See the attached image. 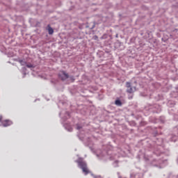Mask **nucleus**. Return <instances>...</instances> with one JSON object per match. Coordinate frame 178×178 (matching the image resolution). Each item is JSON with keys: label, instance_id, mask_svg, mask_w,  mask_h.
<instances>
[{"label": "nucleus", "instance_id": "f257e3e1", "mask_svg": "<svg viewBox=\"0 0 178 178\" xmlns=\"http://www.w3.org/2000/svg\"><path fill=\"white\" fill-rule=\"evenodd\" d=\"M75 162L78 163L79 168L82 170V172L84 173V175H88L90 173V170H88V168H87V163L83 161L81 158H79Z\"/></svg>", "mask_w": 178, "mask_h": 178}, {"label": "nucleus", "instance_id": "f03ea898", "mask_svg": "<svg viewBox=\"0 0 178 178\" xmlns=\"http://www.w3.org/2000/svg\"><path fill=\"white\" fill-rule=\"evenodd\" d=\"M69 74L65 71H60L58 73V79H60V80H62L63 81H65V80H67Z\"/></svg>", "mask_w": 178, "mask_h": 178}, {"label": "nucleus", "instance_id": "7ed1b4c3", "mask_svg": "<svg viewBox=\"0 0 178 178\" xmlns=\"http://www.w3.org/2000/svg\"><path fill=\"white\" fill-rule=\"evenodd\" d=\"M126 87L127 88V92H128V94H133L134 91H136V87H131V83H130V82L126 83Z\"/></svg>", "mask_w": 178, "mask_h": 178}, {"label": "nucleus", "instance_id": "20e7f679", "mask_svg": "<svg viewBox=\"0 0 178 178\" xmlns=\"http://www.w3.org/2000/svg\"><path fill=\"white\" fill-rule=\"evenodd\" d=\"M0 123H1L3 127H8V126H10L13 122L9 120H2V115H0Z\"/></svg>", "mask_w": 178, "mask_h": 178}, {"label": "nucleus", "instance_id": "39448f33", "mask_svg": "<svg viewBox=\"0 0 178 178\" xmlns=\"http://www.w3.org/2000/svg\"><path fill=\"white\" fill-rule=\"evenodd\" d=\"M174 133H175V137L172 136L171 138V141H174V143H175V142H176L177 140V137H178V126L174 128Z\"/></svg>", "mask_w": 178, "mask_h": 178}, {"label": "nucleus", "instance_id": "423d86ee", "mask_svg": "<svg viewBox=\"0 0 178 178\" xmlns=\"http://www.w3.org/2000/svg\"><path fill=\"white\" fill-rule=\"evenodd\" d=\"M47 30H48V33L50 35H51V34H54V29H52V27H51V25L47 26Z\"/></svg>", "mask_w": 178, "mask_h": 178}, {"label": "nucleus", "instance_id": "0eeeda50", "mask_svg": "<svg viewBox=\"0 0 178 178\" xmlns=\"http://www.w3.org/2000/svg\"><path fill=\"white\" fill-rule=\"evenodd\" d=\"M115 104L117 105V106H122V102L120 99L115 100Z\"/></svg>", "mask_w": 178, "mask_h": 178}, {"label": "nucleus", "instance_id": "6e6552de", "mask_svg": "<svg viewBox=\"0 0 178 178\" xmlns=\"http://www.w3.org/2000/svg\"><path fill=\"white\" fill-rule=\"evenodd\" d=\"M19 63L20 65H22V66H26V65H27V63L23 60H19Z\"/></svg>", "mask_w": 178, "mask_h": 178}, {"label": "nucleus", "instance_id": "1a4fd4ad", "mask_svg": "<svg viewBox=\"0 0 178 178\" xmlns=\"http://www.w3.org/2000/svg\"><path fill=\"white\" fill-rule=\"evenodd\" d=\"M144 159L146 162H147V161H151V157L147 156V155H145L144 156Z\"/></svg>", "mask_w": 178, "mask_h": 178}, {"label": "nucleus", "instance_id": "9d476101", "mask_svg": "<svg viewBox=\"0 0 178 178\" xmlns=\"http://www.w3.org/2000/svg\"><path fill=\"white\" fill-rule=\"evenodd\" d=\"M81 129H83V126L77 124H76V130H81Z\"/></svg>", "mask_w": 178, "mask_h": 178}, {"label": "nucleus", "instance_id": "9b49d317", "mask_svg": "<svg viewBox=\"0 0 178 178\" xmlns=\"http://www.w3.org/2000/svg\"><path fill=\"white\" fill-rule=\"evenodd\" d=\"M26 66L29 69H31V67H34V65L33 64H26Z\"/></svg>", "mask_w": 178, "mask_h": 178}, {"label": "nucleus", "instance_id": "f8f14e48", "mask_svg": "<svg viewBox=\"0 0 178 178\" xmlns=\"http://www.w3.org/2000/svg\"><path fill=\"white\" fill-rule=\"evenodd\" d=\"M154 154L155 155H156L157 156H159L161 155V152L160 151H156V152H154Z\"/></svg>", "mask_w": 178, "mask_h": 178}, {"label": "nucleus", "instance_id": "ddd939ff", "mask_svg": "<svg viewBox=\"0 0 178 178\" xmlns=\"http://www.w3.org/2000/svg\"><path fill=\"white\" fill-rule=\"evenodd\" d=\"M155 162H156V160H153L152 161V165H153V166H158V165L156 163H155Z\"/></svg>", "mask_w": 178, "mask_h": 178}, {"label": "nucleus", "instance_id": "4468645a", "mask_svg": "<svg viewBox=\"0 0 178 178\" xmlns=\"http://www.w3.org/2000/svg\"><path fill=\"white\" fill-rule=\"evenodd\" d=\"M67 131H73V128L69 127L68 129H67Z\"/></svg>", "mask_w": 178, "mask_h": 178}, {"label": "nucleus", "instance_id": "2eb2a0df", "mask_svg": "<svg viewBox=\"0 0 178 178\" xmlns=\"http://www.w3.org/2000/svg\"><path fill=\"white\" fill-rule=\"evenodd\" d=\"M65 114L67 115V116H68V118H70V114L69 113V112L66 111Z\"/></svg>", "mask_w": 178, "mask_h": 178}, {"label": "nucleus", "instance_id": "dca6fc26", "mask_svg": "<svg viewBox=\"0 0 178 178\" xmlns=\"http://www.w3.org/2000/svg\"><path fill=\"white\" fill-rule=\"evenodd\" d=\"M70 79H71V80H72L73 81H74V77L71 76Z\"/></svg>", "mask_w": 178, "mask_h": 178}, {"label": "nucleus", "instance_id": "f3484780", "mask_svg": "<svg viewBox=\"0 0 178 178\" xmlns=\"http://www.w3.org/2000/svg\"><path fill=\"white\" fill-rule=\"evenodd\" d=\"M95 178H102V177H101V176H97V177H96Z\"/></svg>", "mask_w": 178, "mask_h": 178}, {"label": "nucleus", "instance_id": "a211bd4d", "mask_svg": "<svg viewBox=\"0 0 178 178\" xmlns=\"http://www.w3.org/2000/svg\"><path fill=\"white\" fill-rule=\"evenodd\" d=\"M115 37H116V38H118L119 37V35L116 34Z\"/></svg>", "mask_w": 178, "mask_h": 178}, {"label": "nucleus", "instance_id": "6ab92c4d", "mask_svg": "<svg viewBox=\"0 0 178 178\" xmlns=\"http://www.w3.org/2000/svg\"><path fill=\"white\" fill-rule=\"evenodd\" d=\"M22 69H23V70H26V67H22Z\"/></svg>", "mask_w": 178, "mask_h": 178}, {"label": "nucleus", "instance_id": "aec40b11", "mask_svg": "<svg viewBox=\"0 0 178 178\" xmlns=\"http://www.w3.org/2000/svg\"><path fill=\"white\" fill-rule=\"evenodd\" d=\"M129 99H131L133 98V96L129 97Z\"/></svg>", "mask_w": 178, "mask_h": 178}, {"label": "nucleus", "instance_id": "412c9836", "mask_svg": "<svg viewBox=\"0 0 178 178\" xmlns=\"http://www.w3.org/2000/svg\"><path fill=\"white\" fill-rule=\"evenodd\" d=\"M26 76V72L24 73V77Z\"/></svg>", "mask_w": 178, "mask_h": 178}, {"label": "nucleus", "instance_id": "4be33fe9", "mask_svg": "<svg viewBox=\"0 0 178 178\" xmlns=\"http://www.w3.org/2000/svg\"><path fill=\"white\" fill-rule=\"evenodd\" d=\"M94 27H95V26H93L92 27V29H94Z\"/></svg>", "mask_w": 178, "mask_h": 178}]
</instances>
